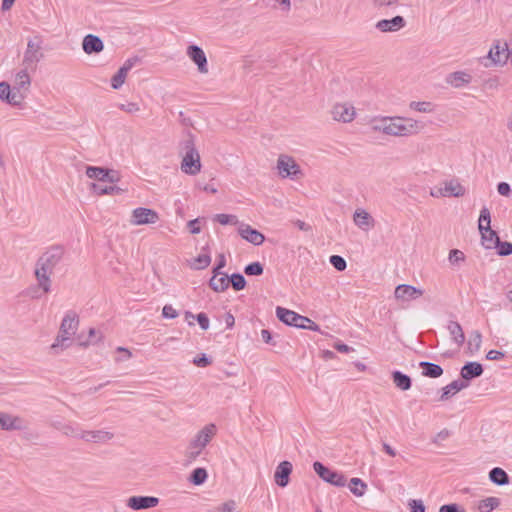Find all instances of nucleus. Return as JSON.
<instances>
[{
	"label": "nucleus",
	"instance_id": "1",
	"mask_svg": "<svg viewBox=\"0 0 512 512\" xmlns=\"http://www.w3.org/2000/svg\"><path fill=\"white\" fill-rule=\"evenodd\" d=\"M64 253L65 251L62 246H51L36 261L34 275L38 287L45 294L51 291V275L54 269L62 262Z\"/></svg>",
	"mask_w": 512,
	"mask_h": 512
},
{
	"label": "nucleus",
	"instance_id": "2",
	"mask_svg": "<svg viewBox=\"0 0 512 512\" xmlns=\"http://www.w3.org/2000/svg\"><path fill=\"white\" fill-rule=\"evenodd\" d=\"M79 320L75 312L69 311L62 319L58 335L54 343L50 346L54 354H59L61 351L71 346L72 337L76 333Z\"/></svg>",
	"mask_w": 512,
	"mask_h": 512
},
{
	"label": "nucleus",
	"instance_id": "3",
	"mask_svg": "<svg viewBox=\"0 0 512 512\" xmlns=\"http://www.w3.org/2000/svg\"><path fill=\"white\" fill-rule=\"evenodd\" d=\"M217 428L213 423L205 425L200 429L196 435L190 440L187 447L186 456L190 460H196L216 435Z\"/></svg>",
	"mask_w": 512,
	"mask_h": 512
},
{
	"label": "nucleus",
	"instance_id": "4",
	"mask_svg": "<svg viewBox=\"0 0 512 512\" xmlns=\"http://www.w3.org/2000/svg\"><path fill=\"white\" fill-rule=\"evenodd\" d=\"M45 57L43 52V39L41 36H34L27 41V47L23 54L22 66L35 72L38 63Z\"/></svg>",
	"mask_w": 512,
	"mask_h": 512
},
{
	"label": "nucleus",
	"instance_id": "5",
	"mask_svg": "<svg viewBox=\"0 0 512 512\" xmlns=\"http://www.w3.org/2000/svg\"><path fill=\"white\" fill-rule=\"evenodd\" d=\"M422 126L418 121L405 117H390L388 135L395 137H405L417 134Z\"/></svg>",
	"mask_w": 512,
	"mask_h": 512
},
{
	"label": "nucleus",
	"instance_id": "6",
	"mask_svg": "<svg viewBox=\"0 0 512 512\" xmlns=\"http://www.w3.org/2000/svg\"><path fill=\"white\" fill-rule=\"evenodd\" d=\"M185 156L181 163V170L188 175H196L200 172L201 162L200 156L194 147V140L192 135L184 141Z\"/></svg>",
	"mask_w": 512,
	"mask_h": 512
},
{
	"label": "nucleus",
	"instance_id": "7",
	"mask_svg": "<svg viewBox=\"0 0 512 512\" xmlns=\"http://www.w3.org/2000/svg\"><path fill=\"white\" fill-rule=\"evenodd\" d=\"M510 51L506 42L496 41L490 48L486 57L481 59V63L485 67L503 66L509 59Z\"/></svg>",
	"mask_w": 512,
	"mask_h": 512
},
{
	"label": "nucleus",
	"instance_id": "8",
	"mask_svg": "<svg viewBox=\"0 0 512 512\" xmlns=\"http://www.w3.org/2000/svg\"><path fill=\"white\" fill-rule=\"evenodd\" d=\"M313 469L321 479L334 486L343 487L346 485V478L343 474L331 470L319 461L314 462Z\"/></svg>",
	"mask_w": 512,
	"mask_h": 512
},
{
	"label": "nucleus",
	"instance_id": "9",
	"mask_svg": "<svg viewBox=\"0 0 512 512\" xmlns=\"http://www.w3.org/2000/svg\"><path fill=\"white\" fill-rule=\"evenodd\" d=\"M276 316L286 325L297 328H305L306 321H309V318L280 306L276 308Z\"/></svg>",
	"mask_w": 512,
	"mask_h": 512
},
{
	"label": "nucleus",
	"instance_id": "10",
	"mask_svg": "<svg viewBox=\"0 0 512 512\" xmlns=\"http://www.w3.org/2000/svg\"><path fill=\"white\" fill-rule=\"evenodd\" d=\"M25 98L26 95L23 92L15 91L8 82H0V99L3 102L19 107Z\"/></svg>",
	"mask_w": 512,
	"mask_h": 512
},
{
	"label": "nucleus",
	"instance_id": "11",
	"mask_svg": "<svg viewBox=\"0 0 512 512\" xmlns=\"http://www.w3.org/2000/svg\"><path fill=\"white\" fill-rule=\"evenodd\" d=\"M331 115L335 121L348 123L354 120L356 112L351 104L337 103L332 107Z\"/></svg>",
	"mask_w": 512,
	"mask_h": 512
},
{
	"label": "nucleus",
	"instance_id": "12",
	"mask_svg": "<svg viewBox=\"0 0 512 512\" xmlns=\"http://www.w3.org/2000/svg\"><path fill=\"white\" fill-rule=\"evenodd\" d=\"M158 220V213L149 208L139 207L132 212V223L135 225L154 224Z\"/></svg>",
	"mask_w": 512,
	"mask_h": 512
},
{
	"label": "nucleus",
	"instance_id": "13",
	"mask_svg": "<svg viewBox=\"0 0 512 512\" xmlns=\"http://www.w3.org/2000/svg\"><path fill=\"white\" fill-rule=\"evenodd\" d=\"M159 498L154 496H131L126 501V506L132 510H145L158 505Z\"/></svg>",
	"mask_w": 512,
	"mask_h": 512
},
{
	"label": "nucleus",
	"instance_id": "14",
	"mask_svg": "<svg viewBox=\"0 0 512 512\" xmlns=\"http://www.w3.org/2000/svg\"><path fill=\"white\" fill-rule=\"evenodd\" d=\"M279 174L283 177L295 176L300 173V167L295 160L287 155H280L277 160Z\"/></svg>",
	"mask_w": 512,
	"mask_h": 512
},
{
	"label": "nucleus",
	"instance_id": "15",
	"mask_svg": "<svg viewBox=\"0 0 512 512\" xmlns=\"http://www.w3.org/2000/svg\"><path fill=\"white\" fill-rule=\"evenodd\" d=\"M187 56L193 61L198 68L200 73L206 74L208 73V64L207 58L203 51V49L197 45H189L187 47Z\"/></svg>",
	"mask_w": 512,
	"mask_h": 512
},
{
	"label": "nucleus",
	"instance_id": "16",
	"mask_svg": "<svg viewBox=\"0 0 512 512\" xmlns=\"http://www.w3.org/2000/svg\"><path fill=\"white\" fill-rule=\"evenodd\" d=\"M406 26V20L404 17L397 15L392 19L379 20L375 27L381 32H397Z\"/></svg>",
	"mask_w": 512,
	"mask_h": 512
},
{
	"label": "nucleus",
	"instance_id": "17",
	"mask_svg": "<svg viewBox=\"0 0 512 512\" xmlns=\"http://www.w3.org/2000/svg\"><path fill=\"white\" fill-rule=\"evenodd\" d=\"M238 232L243 239L256 246L261 245L265 240V236L261 232L248 224H240Z\"/></svg>",
	"mask_w": 512,
	"mask_h": 512
},
{
	"label": "nucleus",
	"instance_id": "18",
	"mask_svg": "<svg viewBox=\"0 0 512 512\" xmlns=\"http://www.w3.org/2000/svg\"><path fill=\"white\" fill-rule=\"evenodd\" d=\"M353 221L355 225L363 231H368L375 226V220L372 215L362 208L355 210Z\"/></svg>",
	"mask_w": 512,
	"mask_h": 512
},
{
	"label": "nucleus",
	"instance_id": "19",
	"mask_svg": "<svg viewBox=\"0 0 512 512\" xmlns=\"http://www.w3.org/2000/svg\"><path fill=\"white\" fill-rule=\"evenodd\" d=\"M114 437V434L105 430L81 431V439L90 443H107Z\"/></svg>",
	"mask_w": 512,
	"mask_h": 512
},
{
	"label": "nucleus",
	"instance_id": "20",
	"mask_svg": "<svg viewBox=\"0 0 512 512\" xmlns=\"http://www.w3.org/2000/svg\"><path fill=\"white\" fill-rule=\"evenodd\" d=\"M292 464L289 461H282L276 468L274 479L279 487H286L289 483V476L292 473Z\"/></svg>",
	"mask_w": 512,
	"mask_h": 512
},
{
	"label": "nucleus",
	"instance_id": "21",
	"mask_svg": "<svg viewBox=\"0 0 512 512\" xmlns=\"http://www.w3.org/2000/svg\"><path fill=\"white\" fill-rule=\"evenodd\" d=\"M394 294L396 299L407 301L422 296L423 291L411 285L400 284L396 287Z\"/></svg>",
	"mask_w": 512,
	"mask_h": 512
},
{
	"label": "nucleus",
	"instance_id": "22",
	"mask_svg": "<svg viewBox=\"0 0 512 512\" xmlns=\"http://www.w3.org/2000/svg\"><path fill=\"white\" fill-rule=\"evenodd\" d=\"M82 48L86 54L100 53L104 49L103 41L100 37L88 34L83 38Z\"/></svg>",
	"mask_w": 512,
	"mask_h": 512
},
{
	"label": "nucleus",
	"instance_id": "23",
	"mask_svg": "<svg viewBox=\"0 0 512 512\" xmlns=\"http://www.w3.org/2000/svg\"><path fill=\"white\" fill-rule=\"evenodd\" d=\"M29 71L30 69L23 67L16 73L13 86L15 91L23 92L26 95L31 85Z\"/></svg>",
	"mask_w": 512,
	"mask_h": 512
},
{
	"label": "nucleus",
	"instance_id": "24",
	"mask_svg": "<svg viewBox=\"0 0 512 512\" xmlns=\"http://www.w3.org/2000/svg\"><path fill=\"white\" fill-rule=\"evenodd\" d=\"M483 366L478 362H467L461 368V377L463 381L469 382L470 380L480 377L483 374Z\"/></svg>",
	"mask_w": 512,
	"mask_h": 512
},
{
	"label": "nucleus",
	"instance_id": "25",
	"mask_svg": "<svg viewBox=\"0 0 512 512\" xmlns=\"http://www.w3.org/2000/svg\"><path fill=\"white\" fill-rule=\"evenodd\" d=\"M0 429L7 431L21 430L23 429V420L18 416L0 412Z\"/></svg>",
	"mask_w": 512,
	"mask_h": 512
},
{
	"label": "nucleus",
	"instance_id": "26",
	"mask_svg": "<svg viewBox=\"0 0 512 512\" xmlns=\"http://www.w3.org/2000/svg\"><path fill=\"white\" fill-rule=\"evenodd\" d=\"M472 81V76L465 71H455L447 75L446 83L454 88H461Z\"/></svg>",
	"mask_w": 512,
	"mask_h": 512
},
{
	"label": "nucleus",
	"instance_id": "27",
	"mask_svg": "<svg viewBox=\"0 0 512 512\" xmlns=\"http://www.w3.org/2000/svg\"><path fill=\"white\" fill-rule=\"evenodd\" d=\"M469 383L461 380H454L447 386L442 388V394L439 398V401H446L449 398H451L453 395H455L457 392L461 391L462 389L467 388Z\"/></svg>",
	"mask_w": 512,
	"mask_h": 512
},
{
	"label": "nucleus",
	"instance_id": "28",
	"mask_svg": "<svg viewBox=\"0 0 512 512\" xmlns=\"http://www.w3.org/2000/svg\"><path fill=\"white\" fill-rule=\"evenodd\" d=\"M444 191L447 197H462L466 193V189L457 179L444 182Z\"/></svg>",
	"mask_w": 512,
	"mask_h": 512
},
{
	"label": "nucleus",
	"instance_id": "29",
	"mask_svg": "<svg viewBox=\"0 0 512 512\" xmlns=\"http://www.w3.org/2000/svg\"><path fill=\"white\" fill-rule=\"evenodd\" d=\"M489 480L498 486H504L510 482L509 475L500 467H494L490 470Z\"/></svg>",
	"mask_w": 512,
	"mask_h": 512
},
{
	"label": "nucleus",
	"instance_id": "30",
	"mask_svg": "<svg viewBox=\"0 0 512 512\" xmlns=\"http://www.w3.org/2000/svg\"><path fill=\"white\" fill-rule=\"evenodd\" d=\"M419 366L422 369V375L425 377L438 378L443 374V369L440 365L427 361H421Z\"/></svg>",
	"mask_w": 512,
	"mask_h": 512
},
{
	"label": "nucleus",
	"instance_id": "31",
	"mask_svg": "<svg viewBox=\"0 0 512 512\" xmlns=\"http://www.w3.org/2000/svg\"><path fill=\"white\" fill-rule=\"evenodd\" d=\"M481 234V243L486 249H495L497 244H499L500 238L496 231L490 230L480 232Z\"/></svg>",
	"mask_w": 512,
	"mask_h": 512
},
{
	"label": "nucleus",
	"instance_id": "32",
	"mask_svg": "<svg viewBox=\"0 0 512 512\" xmlns=\"http://www.w3.org/2000/svg\"><path fill=\"white\" fill-rule=\"evenodd\" d=\"M391 376L393 383L400 390L406 391L411 388L412 380L408 375L402 373L401 371H393Z\"/></svg>",
	"mask_w": 512,
	"mask_h": 512
},
{
	"label": "nucleus",
	"instance_id": "33",
	"mask_svg": "<svg viewBox=\"0 0 512 512\" xmlns=\"http://www.w3.org/2000/svg\"><path fill=\"white\" fill-rule=\"evenodd\" d=\"M209 286L215 292H223L229 287V276L227 274H223L219 278L212 276Z\"/></svg>",
	"mask_w": 512,
	"mask_h": 512
},
{
	"label": "nucleus",
	"instance_id": "34",
	"mask_svg": "<svg viewBox=\"0 0 512 512\" xmlns=\"http://www.w3.org/2000/svg\"><path fill=\"white\" fill-rule=\"evenodd\" d=\"M448 330L455 341L459 346H461L465 342V335L462 330L461 325L458 322L450 321L448 324Z\"/></svg>",
	"mask_w": 512,
	"mask_h": 512
},
{
	"label": "nucleus",
	"instance_id": "35",
	"mask_svg": "<svg viewBox=\"0 0 512 512\" xmlns=\"http://www.w3.org/2000/svg\"><path fill=\"white\" fill-rule=\"evenodd\" d=\"M207 477H208L207 470L205 468L198 467V468H195L191 472V474L189 476V481L192 484L199 486V485H202L207 480Z\"/></svg>",
	"mask_w": 512,
	"mask_h": 512
},
{
	"label": "nucleus",
	"instance_id": "36",
	"mask_svg": "<svg viewBox=\"0 0 512 512\" xmlns=\"http://www.w3.org/2000/svg\"><path fill=\"white\" fill-rule=\"evenodd\" d=\"M491 228V216L490 211L487 207H483L480 211L478 229L479 232L490 230Z\"/></svg>",
	"mask_w": 512,
	"mask_h": 512
},
{
	"label": "nucleus",
	"instance_id": "37",
	"mask_svg": "<svg viewBox=\"0 0 512 512\" xmlns=\"http://www.w3.org/2000/svg\"><path fill=\"white\" fill-rule=\"evenodd\" d=\"M500 505V499L497 497H487L478 504L479 512H491Z\"/></svg>",
	"mask_w": 512,
	"mask_h": 512
},
{
	"label": "nucleus",
	"instance_id": "38",
	"mask_svg": "<svg viewBox=\"0 0 512 512\" xmlns=\"http://www.w3.org/2000/svg\"><path fill=\"white\" fill-rule=\"evenodd\" d=\"M390 117L375 118L371 121V128L374 132H382L388 135Z\"/></svg>",
	"mask_w": 512,
	"mask_h": 512
},
{
	"label": "nucleus",
	"instance_id": "39",
	"mask_svg": "<svg viewBox=\"0 0 512 512\" xmlns=\"http://www.w3.org/2000/svg\"><path fill=\"white\" fill-rule=\"evenodd\" d=\"M349 488L355 496L361 497L364 495L367 485L360 478H352Z\"/></svg>",
	"mask_w": 512,
	"mask_h": 512
},
{
	"label": "nucleus",
	"instance_id": "40",
	"mask_svg": "<svg viewBox=\"0 0 512 512\" xmlns=\"http://www.w3.org/2000/svg\"><path fill=\"white\" fill-rule=\"evenodd\" d=\"M211 263V257L209 254H201L193 259L190 267L195 270H200L208 267Z\"/></svg>",
	"mask_w": 512,
	"mask_h": 512
},
{
	"label": "nucleus",
	"instance_id": "41",
	"mask_svg": "<svg viewBox=\"0 0 512 512\" xmlns=\"http://www.w3.org/2000/svg\"><path fill=\"white\" fill-rule=\"evenodd\" d=\"M106 168L96 167V166H87L86 167V175L90 179H96L100 182H104Z\"/></svg>",
	"mask_w": 512,
	"mask_h": 512
},
{
	"label": "nucleus",
	"instance_id": "42",
	"mask_svg": "<svg viewBox=\"0 0 512 512\" xmlns=\"http://www.w3.org/2000/svg\"><path fill=\"white\" fill-rule=\"evenodd\" d=\"M91 189L97 195H112V194H115V193H119V191H120V188H118L117 186H105V187H103L102 185L96 184V183H92L91 184Z\"/></svg>",
	"mask_w": 512,
	"mask_h": 512
},
{
	"label": "nucleus",
	"instance_id": "43",
	"mask_svg": "<svg viewBox=\"0 0 512 512\" xmlns=\"http://www.w3.org/2000/svg\"><path fill=\"white\" fill-rule=\"evenodd\" d=\"M482 343V335L479 331H473L468 341V349L471 353L477 352Z\"/></svg>",
	"mask_w": 512,
	"mask_h": 512
},
{
	"label": "nucleus",
	"instance_id": "44",
	"mask_svg": "<svg viewBox=\"0 0 512 512\" xmlns=\"http://www.w3.org/2000/svg\"><path fill=\"white\" fill-rule=\"evenodd\" d=\"M126 68H119L117 73L111 79V86L113 89H119L125 82L127 77Z\"/></svg>",
	"mask_w": 512,
	"mask_h": 512
},
{
	"label": "nucleus",
	"instance_id": "45",
	"mask_svg": "<svg viewBox=\"0 0 512 512\" xmlns=\"http://www.w3.org/2000/svg\"><path fill=\"white\" fill-rule=\"evenodd\" d=\"M229 283H231L232 287L236 291H240L245 288L246 280L244 276L240 273H233L229 277Z\"/></svg>",
	"mask_w": 512,
	"mask_h": 512
},
{
	"label": "nucleus",
	"instance_id": "46",
	"mask_svg": "<svg viewBox=\"0 0 512 512\" xmlns=\"http://www.w3.org/2000/svg\"><path fill=\"white\" fill-rule=\"evenodd\" d=\"M264 268L260 262H252L245 266L244 273L248 276H260L263 274Z\"/></svg>",
	"mask_w": 512,
	"mask_h": 512
},
{
	"label": "nucleus",
	"instance_id": "47",
	"mask_svg": "<svg viewBox=\"0 0 512 512\" xmlns=\"http://www.w3.org/2000/svg\"><path fill=\"white\" fill-rule=\"evenodd\" d=\"M214 221L220 223L221 225H237L238 224V218L235 215L230 214H216L214 216Z\"/></svg>",
	"mask_w": 512,
	"mask_h": 512
},
{
	"label": "nucleus",
	"instance_id": "48",
	"mask_svg": "<svg viewBox=\"0 0 512 512\" xmlns=\"http://www.w3.org/2000/svg\"><path fill=\"white\" fill-rule=\"evenodd\" d=\"M118 108L131 115H137L142 111L140 105L136 102L121 103Z\"/></svg>",
	"mask_w": 512,
	"mask_h": 512
},
{
	"label": "nucleus",
	"instance_id": "49",
	"mask_svg": "<svg viewBox=\"0 0 512 512\" xmlns=\"http://www.w3.org/2000/svg\"><path fill=\"white\" fill-rule=\"evenodd\" d=\"M60 431L66 436L81 439L82 430H80L77 426H73L71 424L61 425Z\"/></svg>",
	"mask_w": 512,
	"mask_h": 512
},
{
	"label": "nucleus",
	"instance_id": "50",
	"mask_svg": "<svg viewBox=\"0 0 512 512\" xmlns=\"http://www.w3.org/2000/svg\"><path fill=\"white\" fill-rule=\"evenodd\" d=\"M410 108L417 111V112H423V113H429L432 111V104L430 102H416L413 101L410 103Z\"/></svg>",
	"mask_w": 512,
	"mask_h": 512
},
{
	"label": "nucleus",
	"instance_id": "51",
	"mask_svg": "<svg viewBox=\"0 0 512 512\" xmlns=\"http://www.w3.org/2000/svg\"><path fill=\"white\" fill-rule=\"evenodd\" d=\"M330 263L337 271H344L347 267L346 260L340 255H332Z\"/></svg>",
	"mask_w": 512,
	"mask_h": 512
},
{
	"label": "nucleus",
	"instance_id": "52",
	"mask_svg": "<svg viewBox=\"0 0 512 512\" xmlns=\"http://www.w3.org/2000/svg\"><path fill=\"white\" fill-rule=\"evenodd\" d=\"M499 256H509L512 254V243L499 241L496 248Z\"/></svg>",
	"mask_w": 512,
	"mask_h": 512
},
{
	"label": "nucleus",
	"instance_id": "53",
	"mask_svg": "<svg viewBox=\"0 0 512 512\" xmlns=\"http://www.w3.org/2000/svg\"><path fill=\"white\" fill-rule=\"evenodd\" d=\"M449 262L452 265L459 264L460 262H463L465 260V255L462 251L458 249H452L449 252Z\"/></svg>",
	"mask_w": 512,
	"mask_h": 512
},
{
	"label": "nucleus",
	"instance_id": "54",
	"mask_svg": "<svg viewBox=\"0 0 512 512\" xmlns=\"http://www.w3.org/2000/svg\"><path fill=\"white\" fill-rule=\"evenodd\" d=\"M235 502L234 501H228V502H225L211 510H209L208 512H235Z\"/></svg>",
	"mask_w": 512,
	"mask_h": 512
},
{
	"label": "nucleus",
	"instance_id": "55",
	"mask_svg": "<svg viewBox=\"0 0 512 512\" xmlns=\"http://www.w3.org/2000/svg\"><path fill=\"white\" fill-rule=\"evenodd\" d=\"M410 512H425V505L422 500L412 499L408 502Z\"/></svg>",
	"mask_w": 512,
	"mask_h": 512
},
{
	"label": "nucleus",
	"instance_id": "56",
	"mask_svg": "<svg viewBox=\"0 0 512 512\" xmlns=\"http://www.w3.org/2000/svg\"><path fill=\"white\" fill-rule=\"evenodd\" d=\"M120 180L118 171L106 168L104 182L117 183Z\"/></svg>",
	"mask_w": 512,
	"mask_h": 512
},
{
	"label": "nucleus",
	"instance_id": "57",
	"mask_svg": "<svg viewBox=\"0 0 512 512\" xmlns=\"http://www.w3.org/2000/svg\"><path fill=\"white\" fill-rule=\"evenodd\" d=\"M211 359L208 358L205 354H201L193 359V364L198 367H207L211 364Z\"/></svg>",
	"mask_w": 512,
	"mask_h": 512
},
{
	"label": "nucleus",
	"instance_id": "58",
	"mask_svg": "<svg viewBox=\"0 0 512 512\" xmlns=\"http://www.w3.org/2000/svg\"><path fill=\"white\" fill-rule=\"evenodd\" d=\"M162 316L167 319H175L178 317V312L171 305H165L162 309Z\"/></svg>",
	"mask_w": 512,
	"mask_h": 512
},
{
	"label": "nucleus",
	"instance_id": "59",
	"mask_svg": "<svg viewBox=\"0 0 512 512\" xmlns=\"http://www.w3.org/2000/svg\"><path fill=\"white\" fill-rule=\"evenodd\" d=\"M439 512H465V510L458 504L452 503L442 505L439 509Z\"/></svg>",
	"mask_w": 512,
	"mask_h": 512
},
{
	"label": "nucleus",
	"instance_id": "60",
	"mask_svg": "<svg viewBox=\"0 0 512 512\" xmlns=\"http://www.w3.org/2000/svg\"><path fill=\"white\" fill-rule=\"evenodd\" d=\"M497 191L500 195L502 196H505V197H509L510 194H511V187L508 183L506 182H500L498 185H497Z\"/></svg>",
	"mask_w": 512,
	"mask_h": 512
},
{
	"label": "nucleus",
	"instance_id": "61",
	"mask_svg": "<svg viewBox=\"0 0 512 512\" xmlns=\"http://www.w3.org/2000/svg\"><path fill=\"white\" fill-rule=\"evenodd\" d=\"M197 322L203 330H207L209 328V319L205 313H199L196 316Z\"/></svg>",
	"mask_w": 512,
	"mask_h": 512
},
{
	"label": "nucleus",
	"instance_id": "62",
	"mask_svg": "<svg viewBox=\"0 0 512 512\" xmlns=\"http://www.w3.org/2000/svg\"><path fill=\"white\" fill-rule=\"evenodd\" d=\"M449 436L450 432L447 429H443L433 438V443L439 444L441 441H445Z\"/></svg>",
	"mask_w": 512,
	"mask_h": 512
},
{
	"label": "nucleus",
	"instance_id": "63",
	"mask_svg": "<svg viewBox=\"0 0 512 512\" xmlns=\"http://www.w3.org/2000/svg\"><path fill=\"white\" fill-rule=\"evenodd\" d=\"M198 223H199V218L190 220L188 222L187 225H188V227L190 229V233H192V234H199L200 233L201 228L199 227Z\"/></svg>",
	"mask_w": 512,
	"mask_h": 512
},
{
	"label": "nucleus",
	"instance_id": "64",
	"mask_svg": "<svg viewBox=\"0 0 512 512\" xmlns=\"http://www.w3.org/2000/svg\"><path fill=\"white\" fill-rule=\"evenodd\" d=\"M261 337H262V340L266 343V344H270V345H276V343L273 341V337H272V334L269 330L267 329H263L261 331Z\"/></svg>",
	"mask_w": 512,
	"mask_h": 512
}]
</instances>
